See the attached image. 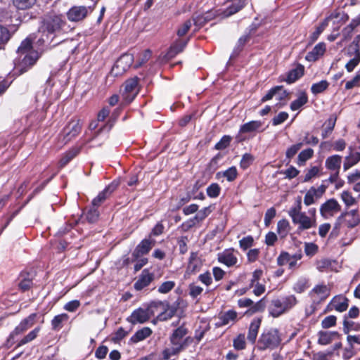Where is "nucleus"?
I'll list each match as a JSON object with an SVG mask.
<instances>
[{"label": "nucleus", "instance_id": "obj_1", "mask_svg": "<svg viewBox=\"0 0 360 360\" xmlns=\"http://www.w3.org/2000/svg\"><path fill=\"white\" fill-rule=\"evenodd\" d=\"M18 58L15 60L14 71L21 75L31 68L39 58V53L32 47L30 37L24 39L18 49Z\"/></svg>", "mask_w": 360, "mask_h": 360}, {"label": "nucleus", "instance_id": "obj_2", "mask_svg": "<svg viewBox=\"0 0 360 360\" xmlns=\"http://www.w3.org/2000/svg\"><path fill=\"white\" fill-rule=\"evenodd\" d=\"M188 330L184 326H181L174 330L169 336L170 346L162 352L163 360H169L172 356H178L193 341V338L186 335Z\"/></svg>", "mask_w": 360, "mask_h": 360}, {"label": "nucleus", "instance_id": "obj_3", "mask_svg": "<svg viewBox=\"0 0 360 360\" xmlns=\"http://www.w3.org/2000/svg\"><path fill=\"white\" fill-rule=\"evenodd\" d=\"M297 302L293 295L274 299L269 307V314L274 318L278 317L292 309Z\"/></svg>", "mask_w": 360, "mask_h": 360}, {"label": "nucleus", "instance_id": "obj_4", "mask_svg": "<svg viewBox=\"0 0 360 360\" xmlns=\"http://www.w3.org/2000/svg\"><path fill=\"white\" fill-rule=\"evenodd\" d=\"M281 342V338L277 329L272 328L266 332H264L259 337L257 342L259 350L264 351L266 349H274L277 348Z\"/></svg>", "mask_w": 360, "mask_h": 360}, {"label": "nucleus", "instance_id": "obj_5", "mask_svg": "<svg viewBox=\"0 0 360 360\" xmlns=\"http://www.w3.org/2000/svg\"><path fill=\"white\" fill-rule=\"evenodd\" d=\"M292 223L298 225V231H304L316 226V210L310 208L307 214L306 212L292 218Z\"/></svg>", "mask_w": 360, "mask_h": 360}, {"label": "nucleus", "instance_id": "obj_6", "mask_svg": "<svg viewBox=\"0 0 360 360\" xmlns=\"http://www.w3.org/2000/svg\"><path fill=\"white\" fill-rule=\"evenodd\" d=\"M161 304L162 303L160 302H153L146 309L139 308L131 313V316L127 319V321L132 324L143 323L153 316L154 312L153 307H156Z\"/></svg>", "mask_w": 360, "mask_h": 360}, {"label": "nucleus", "instance_id": "obj_7", "mask_svg": "<svg viewBox=\"0 0 360 360\" xmlns=\"http://www.w3.org/2000/svg\"><path fill=\"white\" fill-rule=\"evenodd\" d=\"M330 293V288L325 284L315 285L309 292V295L311 299V311L315 310L316 305L324 301Z\"/></svg>", "mask_w": 360, "mask_h": 360}, {"label": "nucleus", "instance_id": "obj_8", "mask_svg": "<svg viewBox=\"0 0 360 360\" xmlns=\"http://www.w3.org/2000/svg\"><path fill=\"white\" fill-rule=\"evenodd\" d=\"M97 0L95 1L92 6L88 7L84 6H72L67 13L69 20L72 22H78L84 19L89 13H91L94 9Z\"/></svg>", "mask_w": 360, "mask_h": 360}, {"label": "nucleus", "instance_id": "obj_9", "mask_svg": "<svg viewBox=\"0 0 360 360\" xmlns=\"http://www.w3.org/2000/svg\"><path fill=\"white\" fill-rule=\"evenodd\" d=\"M62 20L58 17H53L45 22L44 25L40 28L39 32L46 34V39L42 38L41 40L45 42L49 39L52 40L51 35L58 32L61 28Z\"/></svg>", "mask_w": 360, "mask_h": 360}, {"label": "nucleus", "instance_id": "obj_10", "mask_svg": "<svg viewBox=\"0 0 360 360\" xmlns=\"http://www.w3.org/2000/svg\"><path fill=\"white\" fill-rule=\"evenodd\" d=\"M138 93V79L127 80L122 86V96L127 103H131Z\"/></svg>", "mask_w": 360, "mask_h": 360}, {"label": "nucleus", "instance_id": "obj_11", "mask_svg": "<svg viewBox=\"0 0 360 360\" xmlns=\"http://www.w3.org/2000/svg\"><path fill=\"white\" fill-rule=\"evenodd\" d=\"M37 317V314L33 313L22 319L10 334L8 341L14 340L15 336L30 328L35 323Z\"/></svg>", "mask_w": 360, "mask_h": 360}, {"label": "nucleus", "instance_id": "obj_12", "mask_svg": "<svg viewBox=\"0 0 360 360\" xmlns=\"http://www.w3.org/2000/svg\"><path fill=\"white\" fill-rule=\"evenodd\" d=\"M238 305L240 308L250 307L247 312H250V314L263 311L266 307L264 297L256 303H254L253 301L250 298H242L238 300Z\"/></svg>", "mask_w": 360, "mask_h": 360}, {"label": "nucleus", "instance_id": "obj_13", "mask_svg": "<svg viewBox=\"0 0 360 360\" xmlns=\"http://www.w3.org/2000/svg\"><path fill=\"white\" fill-rule=\"evenodd\" d=\"M340 209L341 207L338 202L335 199L331 198L321 205L320 213L323 218L328 219L340 211Z\"/></svg>", "mask_w": 360, "mask_h": 360}, {"label": "nucleus", "instance_id": "obj_14", "mask_svg": "<svg viewBox=\"0 0 360 360\" xmlns=\"http://www.w3.org/2000/svg\"><path fill=\"white\" fill-rule=\"evenodd\" d=\"M238 313L233 309L220 312L218 314V321L215 323V326L219 328L229 324L233 325L238 320Z\"/></svg>", "mask_w": 360, "mask_h": 360}, {"label": "nucleus", "instance_id": "obj_15", "mask_svg": "<svg viewBox=\"0 0 360 360\" xmlns=\"http://www.w3.org/2000/svg\"><path fill=\"white\" fill-rule=\"evenodd\" d=\"M154 274L150 272L149 269H143L134 284V289L137 291H140L148 287L154 280Z\"/></svg>", "mask_w": 360, "mask_h": 360}, {"label": "nucleus", "instance_id": "obj_16", "mask_svg": "<svg viewBox=\"0 0 360 360\" xmlns=\"http://www.w3.org/2000/svg\"><path fill=\"white\" fill-rule=\"evenodd\" d=\"M82 129V126L79 120H72L64 128L63 140L65 143L70 141L72 138L75 137L79 134Z\"/></svg>", "mask_w": 360, "mask_h": 360}, {"label": "nucleus", "instance_id": "obj_17", "mask_svg": "<svg viewBox=\"0 0 360 360\" xmlns=\"http://www.w3.org/2000/svg\"><path fill=\"white\" fill-rule=\"evenodd\" d=\"M155 241L151 238L143 239L132 252V257L136 259L141 256L148 254L154 246Z\"/></svg>", "mask_w": 360, "mask_h": 360}, {"label": "nucleus", "instance_id": "obj_18", "mask_svg": "<svg viewBox=\"0 0 360 360\" xmlns=\"http://www.w3.org/2000/svg\"><path fill=\"white\" fill-rule=\"evenodd\" d=\"M133 61V56L130 54L122 55L115 63L112 71L115 72L116 75L122 74L127 71L131 66Z\"/></svg>", "mask_w": 360, "mask_h": 360}, {"label": "nucleus", "instance_id": "obj_19", "mask_svg": "<svg viewBox=\"0 0 360 360\" xmlns=\"http://www.w3.org/2000/svg\"><path fill=\"white\" fill-rule=\"evenodd\" d=\"M218 261L231 267L237 264L238 258L233 249H228L218 254Z\"/></svg>", "mask_w": 360, "mask_h": 360}, {"label": "nucleus", "instance_id": "obj_20", "mask_svg": "<svg viewBox=\"0 0 360 360\" xmlns=\"http://www.w3.org/2000/svg\"><path fill=\"white\" fill-rule=\"evenodd\" d=\"M118 186V183L113 181L92 200V205L98 207L108 196L112 193Z\"/></svg>", "mask_w": 360, "mask_h": 360}, {"label": "nucleus", "instance_id": "obj_21", "mask_svg": "<svg viewBox=\"0 0 360 360\" xmlns=\"http://www.w3.org/2000/svg\"><path fill=\"white\" fill-rule=\"evenodd\" d=\"M248 3V0H229V4L223 12L224 17H229L241 10Z\"/></svg>", "mask_w": 360, "mask_h": 360}, {"label": "nucleus", "instance_id": "obj_22", "mask_svg": "<svg viewBox=\"0 0 360 360\" xmlns=\"http://www.w3.org/2000/svg\"><path fill=\"white\" fill-rule=\"evenodd\" d=\"M215 14L212 11H207L202 14L195 15L193 17V25H195L194 31H197L202 27L206 22L211 20Z\"/></svg>", "mask_w": 360, "mask_h": 360}, {"label": "nucleus", "instance_id": "obj_23", "mask_svg": "<svg viewBox=\"0 0 360 360\" xmlns=\"http://www.w3.org/2000/svg\"><path fill=\"white\" fill-rule=\"evenodd\" d=\"M326 51V44L323 42L317 44L314 49L309 52L305 59L309 62H314L317 60L321 56H322Z\"/></svg>", "mask_w": 360, "mask_h": 360}, {"label": "nucleus", "instance_id": "obj_24", "mask_svg": "<svg viewBox=\"0 0 360 360\" xmlns=\"http://www.w3.org/2000/svg\"><path fill=\"white\" fill-rule=\"evenodd\" d=\"M188 39H176L170 46L169 49L168 50L166 56L168 58H174L176 54L181 52L186 47Z\"/></svg>", "mask_w": 360, "mask_h": 360}, {"label": "nucleus", "instance_id": "obj_25", "mask_svg": "<svg viewBox=\"0 0 360 360\" xmlns=\"http://www.w3.org/2000/svg\"><path fill=\"white\" fill-rule=\"evenodd\" d=\"M202 265V261L198 257V253L191 252L186 272L188 274H195L200 270Z\"/></svg>", "mask_w": 360, "mask_h": 360}, {"label": "nucleus", "instance_id": "obj_26", "mask_svg": "<svg viewBox=\"0 0 360 360\" xmlns=\"http://www.w3.org/2000/svg\"><path fill=\"white\" fill-rule=\"evenodd\" d=\"M319 344L321 345H326L330 344L333 340L339 338L340 335L336 331H319L318 333Z\"/></svg>", "mask_w": 360, "mask_h": 360}, {"label": "nucleus", "instance_id": "obj_27", "mask_svg": "<svg viewBox=\"0 0 360 360\" xmlns=\"http://www.w3.org/2000/svg\"><path fill=\"white\" fill-rule=\"evenodd\" d=\"M332 307L339 312H343L348 308V300L344 296H335L330 303Z\"/></svg>", "mask_w": 360, "mask_h": 360}, {"label": "nucleus", "instance_id": "obj_28", "mask_svg": "<svg viewBox=\"0 0 360 360\" xmlns=\"http://www.w3.org/2000/svg\"><path fill=\"white\" fill-rule=\"evenodd\" d=\"M342 157L339 155H333L327 158L325 165L328 169L339 172Z\"/></svg>", "mask_w": 360, "mask_h": 360}, {"label": "nucleus", "instance_id": "obj_29", "mask_svg": "<svg viewBox=\"0 0 360 360\" xmlns=\"http://www.w3.org/2000/svg\"><path fill=\"white\" fill-rule=\"evenodd\" d=\"M261 324V319H255L252 321L249 330H248V339L250 342L252 343H254L256 340L258 331L260 327Z\"/></svg>", "mask_w": 360, "mask_h": 360}, {"label": "nucleus", "instance_id": "obj_30", "mask_svg": "<svg viewBox=\"0 0 360 360\" xmlns=\"http://www.w3.org/2000/svg\"><path fill=\"white\" fill-rule=\"evenodd\" d=\"M304 66L302 65H298L295 68L288 72L285 81L288 84L295 82L304 75Z\"/></svg>", "mask_w": 360, "mask_h": 360}, {"label": "nucleus", "instance_id": "obj_31", "mask_svg": "<svg viewBox=\"0 0 360 360\" xmlns=\"http://www.w3.org/2000/svg\"><path fill=\"white\" fill-rule=\"evenodd\" d=\"M360 161V152H351L349 155L345 158L343 169L348 170L352 167L356 165Z\"/></svg>", "mask_w": 360, "mask_h": 360}, {"label": "nucleus", "instance_id": "obj_32", "mask_svg": "<svg viewBox=\"0 0 360 360\" xmlns=\"http://www.w3.org/2000/svg\"><path fill=\"white\" fill-rule=\"evenodd\" d=\"M262 122L258 120H253L245 123L240 128V133H250L257 131L262 127Z\"/></svg>", "mask_w": 360, "mask_h": 360}, {"label": "nucleus", "instance_id": "obj_33", "mask_svg": "<svg viewBox=\"0 0 360 360\" xmlns=\"http://www.w3.org/2000/svg\"><path fill=\"white\" fill-rule=\"evenodd\" d=\"M152 334V330L148 327H144L137 330L131 338L130 341L133 343H137L149 337Z\"/></svg>", "mask_w": 360, "mask_h": 360}, {"label": "nucleus", "instance_id": "obj_34", "mask_svg": "<svg viewBox=\"0 0 360 360\" xmlns=\"http://www.w3.org/2000/svg\"><path fill=\"white\" fill-rule=\"evenodd\" d=\"M308 101V97L305 92H300L298 95V98L292 101L290 104V109L292 111L299 110Z\"/></svg>", "mask_w": 360, "mask_h": 360}, {"label": "nucleus", "instance_id": "obj_35", "mask_svg": "<svg viewBox=\"0 0 360 360\" xmlns=\"http://www.w3.org/2000/svg\"><path fill=\"white\" fill-rule=\"evenodd\" d=\"M81 148L76 147L68 151L64 155L59 162V167H65L72 159H73L79 152Z\"/></svg>", "mask_w": 360, "mask_h": 360}, {"label": "nucleus", "instance_id": "obj_36", "mask_svg": "<svg viewBox=\"0 0 360 360\" xmlns=\"http://www.w3.org/2000/svg\"><path fill=\"white\" fill-rule=\"evenodd\" d=\"M309 288V279L304 277L299 278L294 283L292 289L297 293H302Z\"/></svg>", "mask_w": 360, "mask_h": 360}, {"label": "nucleus", "instance_id": "obj_37", "mask_svg": "<svg viewBox=\"0 0 360 360\" xmlns=\"http://www.w3.org/2000/svg\"><path fill=\"white\" fill-rule=\"evenodd\" d=\"M69 316L67 314H61L56 316L51 321V326L53 330H59L63 326V323L68 320Z\"/></svg>", "mask_w": 360, "mask_h": 360}, {"label": "nucleus", "instance_id": "obj_38", "mask_svg": "<svg viewBox=\"0 0 360 360\" xmlns=\"http://www.w3.org/2000/svg\"><path fill=\"white\" fill-rule=\"evenodd\" d=\"M37 2V0H13L14 6L18 10L31 8Z\"/></svg>", "mask_w": 360, "mask_h": 360}, {"label": "nucleus", "instance_id": "obj_39", "mask_svg": "<svg viewBox=\"0 0 360 360\" xmlns=\"http://www.w3.org/2000/svg\"><path fill=\"white\" fill-rule=\"evenodd\" d=\"M41 330L40 327H36L34 329L31 330L27 335H25L23 338H22L18 343V346L20 347L21 345H25L33 340H34L39 333Z\"/></svg>", "mask_w": 360, "mask_h": 360}, {"label": "nucleus", "instance_id": "obj_40", "mask_svg": "<svg viewBox=\"0 0 360 360\" xmlns=\"http://www.w3.org/2000/svg\"><path fill=\"white\" fill-rule=\"evenodd\" d=\"M345 215L351 217L350 219L347 220V225L349 227L353 228L359 224L360 218L356 210H352Z\"/></svg>", "mask_w": 360, "mask_h": 360}, {"label": "nucleus", "instance_id": "obj_41", "mask_svg": "<svg viewBox=\"0 0 360 360\" xmlns=\"http://www.w3.org/2000/svg\"><path fill=\"white\" fill-rule=\"evenodd\" d=\"M360 62V51L359 49H355L354 57L350 59L348 63L345 65V68L348 72H352L355 68V67Z\"/></svg>", "mask_w": 360, "mask_h": 360}, {"label": "nucleus", "instance_id": "obj_42", "mask_svg": "<svg viewBox=\"0 0 360 360\" xmlns=\"http://www.w3.org/2000/svg\"><path fill=\"white\" fill-rule=\"evenodd\" d=\"M336 118L331 116L330 117L327 121L325 122L326 127L322 132V137L326 139L328 137V134H330L334 129L335 125Z\"/></svg>", "mask_w": 360, "mask_h": 360}, {"label": "nucleus", "instance_id": "obj_43", "mask_svg": "<svg viewBox=\"0 0 360 360\" xmlns=\"http://www.w3.org/2000/svg\"><path fill=\"white\" fill-rule=\"evenodd\" d=\"M329 86V83L326 80H321L319 82L313 84L311 87L312 94L316 95L324 91Z\"/></svg>", "mask_w": 360, "mask_h": 360}, {"label": "nucleus", "instance_id": "obj_44", "mask_svg": "<svg viewBox=\"0 0 360 360\" xmlns=\"http://www.w3.org/2000/svg\"><path fill=\"white\" fill-rule=\"evenodd\" d=\"M193 24V19L187 20L185 22H184L181 25H180L176 31L177 36L179 37L185 36L188 33V30L191 29Z\"/></svg>", "mask_w": 360, "mask_h": 360}, {"label": "nucleus", "instance_id": "obj_45", "mask_svg": "<svg viewBox=\"0 0 360 360\" xmlns=\"http://www.w3.org/2000/svg\"><path fill=\"white\" fill-rule=\"evenodd\" d=\"M220 175H222L224 177H225L229 181H233L237 175L238 172L236 167H231L229 169H227L226 171L223 172H218L217 174V176H219Z\"/></svg>", "mask_w": 360, "mask_h": 360}, {"label": "nucleus", "instance_id": "obj_46", "mask_svg": "<svg viewBox=\"0 0 360 360\" xmlns=\"http://www.w3.org/2000/svg\"><path fill=\"white\" fill-rule=\"evenodd\" d=\"M314 154V150L311 148L303 150L300 153L297 158V163L299 165L304 164L307 160L310 159Z\"/></svg>", "mask_w": 360, "mask_h": 360}, {"label": "nucleus", "instance_id": "obj_47", "mask_svg": "<svg viewBox=\"0 0 360 360\" xmlns=\"http://www.w3.org/2000/svg\"><path fill=\"white\" fill-rule=\"evenodd\" d=\"M316 199L315 188L311 187L306 193L304 198V203L307 206H309L315 202Z\"/></svg>", "mask_w": 360, "mask_h": 360}, {"label": "nucleus", "instance_id": "obj_48", "mask_svg": "<svg viewBox=\"0 0 360 360\" xmlns=\"http://www.w3.org/2000/svg\"><path fill=\"white\" fill-rule=\"evenodd\" d=\"M304 213L302 212V202L301 198L299 197L296 201V204L290 208L288 210V214L292 218Z\"/></svg>", "mask_w": 360, "mask_h": 360}, {"label": "nucleus", "instance_id": "obj_49", "mask_svg": "<svg viewBox=\"0 0 360 360\" xmlns=\"http://www.w3.org/2000/svg\"><path fill=\"white\" fill-rule=\"evenodd\" d=\"M85 216L86 219L89 223H95L98 220L99 217V212L97 210V207H94L92 205V207L89 210Z\"/></svg>", "mask_w": 360, "mask_h": 360}, {"label": "nucleus", "instance_id": "obj_50", "mask_svg": "<svg viewBox=\"0 0 360 360\" xmlns=\"http://www.w3.org/2000/svg\"><path fill=\"white\" fill-rule=\"evenodd\" d=\"M289 222L286 219L280 220L277 224V231L281 237H285L288 231Z\"/></svg>", "mask_w": 360, "mask_h": 360}, {"label": "nucleus", "instance_id": "obj_51", "mask_svg": "<svg viewBox=\"0 0 360 360\" xmlns=\"http://www.w3.org/2000/svg\"><path fill=\"white\" fill-rule=\"evenodd\" d=\"M233 347L236 350H242L245 348L246 343H245V335L243 334H239L233 342Z\"/></svg>", "mask_w": 360, "mask_h": 360}, {"label": "nucleus", "instance_id": "obj_52", "mask_svg": "<svg viewBox=\"0 0 360 360\" xmlns=\"http://www.w3.org/2000/svg\"><path fill=\"white\" fill-rule=\"evenodd\" d=\"M220 191V186L217 183H213L207 188V194L210 198H217L219 196Z\"/></svg>", "mask_w": 360, "mask_h": 360}, {"label": "nucleus", "instance_id": "obj_53", "mask_svg": "<svg viewBox=\"0 0 360 360\" xmlns=\"http://www.w3.org/2000/svg\"><path fill=\"white\" fill-rule=\"evenodd\" d=\"M175 286L174 281H169L162 283L158 288V291L162 294H166L171 291Z\"/></svg>", "mask_w": 360, "mask_h": 360}, {"label": "nucleus", "instance_id": "obj_54", "mask_svg": "<svg viewBox=\"0 0 360 360\" xmlns=\"http://www.w3.org/2000/svg\"><path fill=\"white\" fill-rule=\"evenodd\" d=\"M341 198L347 207H349L356 203L355 198L348 191H343L341 194Z\"/></svg>", "mask_w": 360, "mask_h": 360}, {"label": "nucleus", "instance_id": "obj_55", "mask_svg": "<svg viewBox=\"0 0 360 360\" xmlns=\"http://www.w3.org/2000/svg\"><path fill=\"white\" fill-rule=\"evenodd\" d=\"M330 266L331 262L328 259H322L316 262V269L321 272L327 271Z\"/></svg>", "mask_w": 360, "mask_h": 360}, {"label": "nucleus", "instance_id": "obj_56", "mask_svg": "<svg viewBox=\"0 0 360 360\" xmlns=\"http://www.w3.org/2000/svg\"><path fill=\"white\" fill-rule=\"evenodd\" d=\"M254 158L250 153H245L243 155L240 162V166L243 169L248 168L253 162Z\"/></svg>", "mask_w": 360, "mask_h": 360}, {"label": "nucleus", "instance_id": "obj_57", "mask_svg": "<svg viewBox=\"0 0 360 360\" xmlns=\"http://www.w3.org/2000/svg\"><path fill=\"white\" fill-rule=\"evenodd\" d=\"M336 316L333 315L328 316L321 321V326L323 328H329L330 327L335 326L336 324Z\"/></svg>", "mask_w": 360, "mask_h": 360}, {"label": "nucleus", "instance_id": "obj_58", "mask_svg": "<svg viewBox=\"0 0 360 360\" xmlns=\"http://www.w3.org/2000/svg\"><path fill=\"white\" fill-rule=\"evenodd\" d=\"M10 37V31L0 25V45L7 43Z\"/></svg>", "mask_w": 360, "mask_h": 360}, {"label": "nucleus", "instance_id": "obj_59", "mask_svg": "<svg viewBox=\"0 0 360 360\" xmlns=\"http://www.w3.org/2000/svg\"><path fill=\"white\" fill-rule=\"evenodd\" d=\"M231 138L229 136L225 135L224 136L221 140L217 143L215 145V149L217 150H224L227 148L231 142Z\"/></svg>", "mask_w": 360, "mask_h": 360}, {"label": "nucleus", "instance_id": "obj_60", "mask_svg": "<svg viewBox=\"0 0 360 360\" xmlns=\"http://www.w3.org/2000/svg\"><path fill=\"white\" fill-rule=\"evenodd\" d=\"M318 251V246L313 243H306L304 245V252L307 256L312 257Z\"/></svg>", "mask_w": 360, "mask_h": 360}, {"label": "nucleus", "instance_id": "obj_61", "mask_svg": "<svg viewBox=\"0 0 360 360\" xmlns=\"http://www.w3.org/2000/svg\"><path fill=\"white\" fill-rule=\"evenodd\" d=\"M290 255L287 252H282L277 258V264L279 266H284L289 264Z\"/></svg>", "mask_w": 360, "mask_h": 360}, {"label": "nucleus", "instance_id": "obj_62", "mask_svg": "<svg viewBox=\"0 0 360 360\" xmlns=\"http://www.w3.org/2000/svg\"><path fill=\"white\" fill-rule=\"evenodd\" d=\"M302 143H298L297 144L291 146L290 148H288L286 151V157L289 159L293 158L295 155V154L298 152V150L302 148Z\"/></svg>", "mask_w": 360, "mask_h": 360}, {"label": "nucleus", "instance_id": "obj_63", "mask_svg": "<svg viewBox=\"0 0 360 360\" xmlns=\"http://www.w3.org/2000/svg\"><path fill=\"white\" fill-rule=\"evenodd\" d=\"M253 242L254 240L252 236H248L247 237H244L239 241L240 247L243 250H246L253 245Z\"/></svg>", "mask_w": 360, "mask_h": 360}, {"label": "nucleus", "instance_id": "obj_64", "mask_svg": "<svg viewBox=\"0 0 360 360\" xmlns=\"http://www.w3.org/2000/svg\"><path fill=\"white\" fill-rule=\"evenodd\" d=\"M288 117V114L285 112H281L276 116H275L272 120V124L274 126L282 124L285 122Z\"/></svg>", "mask_w": 360, "mask_h": 360}]
</instances>
